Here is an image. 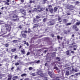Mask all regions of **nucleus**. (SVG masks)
I'll use <instances>...</instances> for the list:
<instances>
[{
  "mask_svg": "<svg viewBox=\"0 0 80 80\" xmlns=\"http://www.w3.org/2000/svg\"><path fill=\"white\" fill-rule=\"evenodd\" d=\"M12 23L10 22L9 23V22H8V24H6L4 27H2L1 29V32L0 33H5V29H6V30H8L9 32L10 31V29H11V27L9 25H11Z\"/></svg>",
  "mask_w": 80,
  "mask_h": 80,
  "instance_id": "f257e3e1",
  "label": "nucleus"
},
{
  "mask_svg": "<svg viewBox=\"0 0 80 80\" xmlns=\"http://www.w3.org/2000/svg\"><path fill=\"white\" fill-rule=\"evenodd\" d=\"M38 10L39 12H42L43 10V8H41L39 6H38Z\"/></svg>",
  "mask_w": 80,
  "mask_h": 80,
  "instance_id": "f03ea898",
  "label": "nucleus"
},
{
  "mask_svg": "<svg viewBox=\"0 0 80 80\" xmlns=\"http://www.w3.org/2000/svg\"><path fill=\"white\" fill-rule=\"evenodd\" d=\"M48 7L50 12H53V9H52V6L49 5L48 6Z\"/></svg>",
  "mask_w": 80,
  "mask_h": 80,
  "instance_id": "7ed1b4c3",
  "label": "nucleus"
},
{
  "mask_svg": "<svg viewBox=\"0 0 80 80\" xmlns=\"http://www.w3.org/2000/svg\"><path fill=\"white\" fill-rule=\"evenodd\" d=\"M74 44H75V43H73L71 45H73V46H71V48H73V47H76V48H77V45H74Z\"/></svg>",
  "mask_w": 80,
  "mask_h": 80,
  "instance_id": "20e7f679",
  "label": "nucleus"
},
{
  "mask_svg": "<svg viewBox=\"0 0 80 80\" xmlns=\"http://www.w3.org/2000/svg\"><path fill=\"white\" fill-rule=\"evenodd\" d=\"M18 76H15L12 78V80H15L18 79Z\"/></svg>",
  "mask_w": 80,
  "mask_h": 80,
  "instance_id": "39448f33",
  "label": "nucleus"
},
{
  "mask_svg": "<svg viewBox=\"0 0 80 80\" xmlns=\"http://www.w3.org/2000/svg\"><path fill=\"white\" fill-rule=\"evenodd\" d=\"M17 15H14L11 17V18H17Z\"/></svg>",
  "mask_w": 80,
  "mask_h": 80,
  "instance_id": "423d86ee",
  "label": "nucleus"
},
{
  "mask_svg": "<svg viewBox=\"0 0 80 80\" xmlns=\"http://www.w3.org/2000/svg\"><path fill=\"white\" fill-rule=\"evenodd\" d=\"M21 53H23V54H25V50L22 49L21 50Z\"/></svg>",
  "mask_w": 80,
  "mask_h": 80,
  "instance_id": "0eeeda50",
  "label": "nucleus"
},
{
  "mask_svg": "<svg viewBox=\"0 0 80 80\" xmlns=\"http://www.w3.org/2000/svg\"><path fill=\"white\" fill-rule=\"evenodd\" d=\"M38 27V24L34 25L33 28H36V27Z\"/></svg>",
  "mask_w": 80,
  "mask_h": 80,
  "instance_id": "6e6552de",
  "label": "nucleus"
},
{
  "mask_svg": "<svg viewBox=\"0 0 80 80\" xmlns=\"http://www.w3.org/2000/svg\"><path fill=\"white\" fill-rule=\"evenodd\" d=\"M38 75H41V74H42V72L41 71H39L37 72Z\"/></svg>",
  "mask_w": 80,
  "mask_h": 80,
  "instance_id": "1a4fd4ad",
  "label": "nucleus"
},
{
  "mask_svg": "<svg viewBox=\"0 0 80 80\" xmlns=\"http://www.w3.org/2000/svg\"><path fill=\"white\" fill-rule=\"evenodd\" d=\"M48 74L51 77V78H52L53 77V75H52V73L50 72H49Z\"/></svg>",
  "mask_w": 80,
  "mask_h": 80,
  "instance_id": "9d476101",
  "label": "nucleus"
},
{
  "mask_svg": "<svg viewBox=\"0 0 80 80\" xmlns=\"http://www.w3.org/2000/svg\"><path fill=\"white\" fill-rule=\"evenodd\" d=\"M57 38H58V39H60L61 40H62V38H63L61 37H60V36H57Z\"/></svg>",
  "mask_w": 80,
  "mask_h": 80,
  "instance_id": "9b49d317",
  "label": "nucleus"
},
{
  "mask_svg": "<svg viewBox=\"0 0 80 80\" xmlns=\"http://www.w3.org/2000/svg\"><path fill=\"white\" fill-rule=\"evenodd\" d=\"M16 48H14V49H12L11 50V51L12 52H15L16 51Z\"/></svg>",
  "mask_w": 80,
  "mask_h": 80,
  "instance_id": "f8f14e48",
  "label": "nucleus"
},
{
  "mask_svg": "<svg viewBox=\"0 0 80 80\" xmlns=\"http://www.w3.org/2000/svg\"><path fill=\"white\" fill-rule=\"evenodd\" d=\"M24 44H26L28 46V43L26 42V41H23Z\"/></svg>",
  "mask_w": 80,
  "mask_h": 80,
  "instance_id": "ddd939ff",
  "label": "nucleus"
},
{
  "mask_svg": "<svg viewBox=\"0 0 80 80\" xmlns=\"http://www.w3.org/2000/svg\"><path fill=\"white\" fill-rule=\"evenodd\" d=\"M26 75H27V74L25 73H24L22 74L21 75V77H24V76H26Z\"/></svg>",
  "mask_w": 80,
  "mask_h": 80,
  "instance_id": "4468645a",
  "label": "nucleus"
},
{
  "mask_svg": "<svg viewBox=\"0 0 80 80\" xmlns=\"http://www.w3.org/2000/svg\"><path fill=\"white\" fill-rule=\"evenodd\" d=\"M57 9H58V8H57V7H56L54 8V12H56V11H57Z\"/></svg>",
  "mask_w": 80,
  "mask_h": 80,
  "instance_id": "2eb2a0df",
  "label": "nucleus"
},
{
  "mask_svg": "<svg viewBox=\"0 0 80 80\" xmlns=\"http://www.w3.org/2000/svg\"><path fill=\"white\" fill-rule=\"evenodd\" d=\"M76 25H80V22H76Z\"/></svg>",
  "mask_w": 80,
  "mask_h": 80,
  "instance_id": "dca6fc26",
  "label": "nucleus"
},
{
  "mask_svg": "<svg viewBox=\"0 0 80 80\" xmlns=\"http://www.w3.org/2000/svg\"><path fill=\"white\" fill-rule=\"evenodd\" d=\"M61 78L60 77H58L56 78L55 79L56 80H59L60 79V78Z\"/></svg>",
  "mask_w": 80,
  "mask_h": 80,
  "instance_id": "f3484780",
  "label": "nucleus"
},
{
  "mask_svg": "<svg viewBox=\"0 0 80 80\" xmlns=\"http://www.w3.org/2000/svg\"><path fill=\"white\" fill-rule=\"evenodd\" d=\"M56 60H58V61H60V58L58 57H57V58H56Z\"/></svg>",
  "mask_w": 80,
  "mask_h": 80,
  "instance_id": "a211bd4d",
  "label": "nucleus"
},
{
  "mask_svg": "<svg viewBox=\"0 0 80 80\" xmlns=\"http://www.w3.org/2000/svg\"><path fill=\"white\" fill-rule=\"evenodd\" d=\"M14 21H18L19 20V19L18 18H16L13 19Z\"/></svg>",
  "mask_w": 80,
  "mask_h": 80,
  "instance_id": "6ab92c4d",
  "label": "nucleus"
},
{
  "mask_svg": "<svg viewBox=\"0 0 80 80\" xmlns=\"http://www.w3.org/2000/svg\"><path fill=\"white\" fill-rule=\"evenodd\" d=\"M58 20L60 22H61V18L59 17H58Z\"/></svg>",
  "mask_w": 80,
  "mask_h": 80,
  "instance_id": "aec40b11",
  "label": "nucleus"
},
{
  "mask_svg": "<svg viewBox=\"0 0 80 80\" xmlns=\"http://www.w3.org/2000/svg\"><path fill=\"white\" fill-rule=\"evenodd\" d=\"M27 33V31H23L21 32V33Z\"/></svg>",
  "mask_w": 80,
  "mask_h": 80,
  "instance_id": "412c9836",
  "label": "nucleus"
},
{
  "mask_svg": "<svg viewBox=\"0 0 80 80\" xmlns=\"http://www.w3.org/2000/svg\"><path fill=\"white\" fill-rule=\"evenodd\" d=\"M22 37H24V38H25V37H26V34H22Z\"/></svg>",
  "mask_w": 80,
  "mask_h": 80,
  "instance_id": "4be33fe9",
  "label": "nucleus"
},
{
  "mask_svg": "<svg viewBox=\"0 0 80 80\" xmlns=\"http://www.w3.org/2000/svg\"><path fill=\"white\" fill-rule=\"evenodd\" d=\"M72 24V23H68L66 24V25L67 26H68V25H70Z\"/></svg>",
  "mask_w": 80,
  "mask_h": 80,
  "instance_id": "5701e85b",
  "label": "nucleus"
},
{
  "mask_svg": "<svg viewBox=\"0 0 80 80\" xmlns=\"http://www.w3.org/2000/svg\"><path fill=\"white\" fill-rule=\"evenodd\" d=\"M13 43H16L17 42V40H14L12 41Z\"/></svg>",
  "mask_w": 80,
  "mask_h": 80,
  "instance_id": "b1692460",
  "label": "nucleus"
},
{
  "mask_svg": "<svg viewBox=\"0 0 80 80\" xmlns=\"http://www.w3.org/2000/svg\"><path fill=\"white\" fill-rule=\"evenodd\" d=\"M63 22H64V23H66V22H67V19H64L63 20Z\"/></svg>",
  "mask_w": 80,
  "mask_h": 80,
  "instance_id": "393cba45",
  "label": "nucleus"
},
{
  "mask_svg": "<svg viewBox=\"0 0 80 80\" xmlns=\"http://www.w3.org/2000/svg\"><path fill=\"white\" fill-rule=\"evenodd\" d=\"M66 75H69V72L68 71H66Z\"/></svg>",
  "mask_w": 80,
  "mask_h": 80,
  "instance_id": "a878e982",
  "label": "nucleus"
},
{
  "mask_svg": "<svg viewBox=\"0 0 80 80\" xmlns=\"http://www.w3.org/2000/svg\"><path fill=\"white\" fill-rule=\"evenodd\" d=\"M64 33H65V34H67V31H66V30H65L64 32Z\"/></svg>",
  "mask_w": 80,
  "mask_h": 80,
  "instance_id": "bb28decb",
  "label": "nucleus"
},
{
  "mask_svg": "<svg viewBox=\"0 0 80 80\" xmlns=\"http://www.w3.org/2000/svg\"><path fill=\"white\" fill-rule=\"evenodd\" d=\"M33 69V68L32 67H30L29 68V70H32Z\"/></svg>",
  "mask_w": 80,
  "mask_h": 80,
  "instance_id": "cd10ccee",
  "label": "nucleus"
},
{
  "mask_svg": "<svg viewBox=\"0 0 80 80\" xmlns=\"http://www.w3.org/2000/svg\"><path fill=\"white\" fill-rule=\"evenodd\" d=\"M12 77V75L11 74H9L8 75V78H10V77Z\"/></svg>",
  "mask_w": 80,
  "mask_h": 80,
  "instance_id": "c85d7f7f",
  "label": "nucleus"
},
{
  "mask_svg": "<svg viewBox=\"0 0 80 80\" xmlns=\"http://www.w3.org/2000/svg\"><path fill=\"white\" fill-rule=\"evenodd\" d=\"M67 55H69V51H67Z\"/></svg>",
  "mask_w": 80,
  "mask_h": 80,
  "instance_id": "c756f323",
  "label": "nucleus"
},
{
  "mask_svg": "<svg viewBox=\"0 0 80 80\" xmlns=\"http://www.w3.org/2000/svg\"><path fill=\"white\" fill-rule=\"evenodd\" d=\"M78 75H80V73L75 74V75H76V76H78Z\"/></svg>",
  "mask_w": 80,
  "mask_h": 80,
  "instance_id": "7c9ffc66",
  "label": "nucleus"
},
{
  "mask_svg": "<svg viewBox=\"0 0 80 80\" xmlns=\"http://www.w3.org/2000/svg\"><path fill=\"white\" fill-rule=\"evenodd\" d=\"M36 21V18H34V19L33 20V22L34 23H35Z\"/></svg>",
  "mask_w": 80,
  "mask_h": 80,
  "instance_id": "2f4dec72",
  "label": "nucleus"
},
{
  "mask_svg": "<svg viewBox=\"0 0 80 80\" xmlns=\"http://www.w3.org/2000/svg\"><path fill=\"white\" fill-rule=\"evenodd\" d=\"M46 20H47V18H44L43 19V22H46Z\"/></svg>",
  "mask_w": 80,
  "mask_h": 80,
  "instance_id": "473e14b6",
  "label": "nucleus"
},
{
  "mask_svg": "<svg viewBox=\"0 0 80 80\" xmlns=\"http://www.w3.org/2000/svg\"><path fill=\"white\" fill-rule=\"evenodd\" d=\"M30 52H28L27 54V56L29 55H30Z\"/></svg>",
  "mask_w": 80,
  "mask_h": 80,
  "instance_id": "72a5a7b5",
  "label": "nucleus"
},
{
  "mask_svg": "<svg viewBox=\"0 0 80 80\" xmlns=\"http://www.w3.org/2000/svg\"><path fill=\"white\" fill-rule=\"evenodd\" d=\"M12 79V77L8 78V80H11Z\"/></svg>",
  "mask_w": 80,
  "mask_h": 80,
  "instance_id": "f704fd0d",
  "label": "nucleus"
},
{
  "mask_svg": "<svg viewBox=\"0 0 80 80\" xmlns=\"http://www.w3.org/2000/svg\"><path fill=\"white\" fill-rule=\"evenodd\" d=\"M17 57H18V56L16 55L14 57V59H16L17 58Z\"/></svg>",
  "mask_w": 80,
  "mask_h": 80,
  "instance_id": "c9c22d12",
  "label": "nucleus"
},
{
  "mask_svg": "<svg viewBox=\"0 0 80 80\" xmlns=\"http://www.w3.org/2000/svg\"><path fill=\"white\" fill-rule=\"evenodd\" d=\"M40 17L39 16H36V18H37V19H38V18H40Z\"/></svg>",
  "mask_w": 80,
  "mask_h": 80,
  "instance_id": "e433bc0d",
  "label": "nucleus"
},
{
  "mask_svg": "<svg viewBox=\"0 0 80 80\" xmlns=\"http://www.w3.org/2000/svg\"><path fill=\"white\" fill-rule=\"evenodd\" d=\"M73 28H77V26L75 25H74L73 26Z\"/></svg>",
  "mask_w": 80,
  "mask_h": 80,
  "instance_id": "4c0bfd02",
  "label": "nucleus"
},
{
  "mask_svg": "<svg viewBox=\"0 0 80 80\" xmlns=\"http://www.w3.org/2000/svg\"><path fill=\"white\" fill-rule=\"evenodd\" d=\"M18 65H19V63L18 62H17L15 64V65H16V66Z\"/></svg>",
  "mask_w": 80,
  "mask_h": 80,
  "instance_id": "58836bf2",
  "label": "nucleus"
},
{
  "mask_svg": "<svg viewBox=\"0 0 80 80\" xmlns=\"http://www.w3.org/2000/svg\"><path fill=\"white\" fill-rule=\"evenodd\" d=\"M3 21H1L0 22V25H2V24H3Z\"/></svg>",
  "mask_w": 80,
  "mask_h": 80,
  "instance_id": "ea45409f",
  "label": "nucleus"
},
{
  "mask_svg": "<svg viewBox=\"0 0 80 80\" xmlns=\"http://www.w3.org/2000/svg\"><path fill=\"white\" fill-rule=\"evenodd\" d=\"M36 63H40V60H38L36 62Z\"/></svg>",
  "mask_w": 80,
  "mask_h": 80,
  "instance_id": "a19ab883",
  "label": "nucleus"
},
{
  "mask_svg": "<svg viewBox=\"0 0 80 80\" xmlns=\"http://www.w3.org/2000/svg\"><path fill=\"white\" fill-rule=\"evenodd\" d=\"M8 44L7 43L6 44L5 47H8Z\"/></svg>",
  "mask_w": 80,
  "mask_h": 80,
  "instance_id": "79ce46f5",
  "label": "nucleus"
},
{
  "mask_svg": "<svg viewBox=\"0 0 80 80\" xmlns=\"http://www.w3.org/2000/svg\"><path fill=\"white\" fill-rule=\"evenodd\" d=\"M5 4H7V5H9V3L8 2H6L5 3Z\"/></svg>",
  "mask_w": 80,
  "mask_h": 80,
  "instance_id": "37998d69",
  "label": "nucleus"
},
{
  "mask_svg": "<svg viewBox=\"0 0 80 80\" xmlns=\"http://www.w3.org/2000/svg\"><path fill=\"white\" fill-rule=\"evenodd\" d=\"M32 76H34L35 75V74L34 73H33L32 74Z\"/></svg>",
  "mask_w": 80,
  "mask_h": 80,
  "instance_id": "c03bdc74",
  "label": "nucleus"
},
{
  "mask_svg": "<svg viewBox=\"0 0 80 80\" xmlns=\"http://www.w3.org/2000/svg\"><path fill=\"white\" fill-rule=\"evenodd\" d=\"M22 14H23L24 15H26V12H24V13L22 12Z\"/></svg>",
  "mask_w": 80,
  "mask_h": 80,
  "instance_id": "a18cd8bd",
  "label": "nucleus"
},
{
  "mask_svg": "<svg viewBox=\"0 0 80 80\" xmlns=\"http://www.w3.org/2000/svg\"><path fill=\"white\" fill-rule=\"evenodd\" d=\"M22 26L20 25L19 27V28H20V29H22Z\"/></svg>",
  "mask_w": 80,
  "mask_h": 80,
  "instance_id": "49530a36",
  "label": "nucleus"
},
{
  "mask_svg": "<svg viewBox=\"0 0 80 80\" xmlns=\"http://www.w3.org/2000/svg\"><path fill=\"white\" fill-rule=\"evenodd\" d=\"M54 25V23H53L50 24V25Z\"/></svg>",
  "mask_w": 80,
  "mask_h": 80,
  "instance_id": "de8ad7c7",
  "label": "nucleus"
},
{
  "mask_svg": "<svg viewBox=\"0 0 80 80\" xmlns=\"http://www.w3.org/2000/svg\"><path fill=\"white\" fill-rule=\"evenodd\" d=\"M71 53H75V52L73 51H71Z\"/></svg>",
  "mask_w": 80,
  "mask_h": 80,
  "instance_id": "09e8293b",
  "label": "nucleus"
},
{
  "mask_svg": "<svg viewBox=\"0 0 80 80\" xmlns=\"http://www.w3.org/2000/svg\"><path fill=\"white\" fill-rule=\"evenodd\" d=\"M75 30L77 31H78V28H76Z\"/></svg>",
  "mask_w": 80,
  "mask_h": 80,
  "instance_id": "8fccbe9b",
  "label": "nucleus"
},
{
  "mask_svg": "<svg viewBox=\"0 0 80 80\" xmlns=\"http://www.w3.org/2000/svg\"><path fill=\"white\" fill-rule=\"evenodd\" d=\"M45 80H48V79L47 78V77L45 78Z\"/></svg>",
  "mask_w": 80,
  "mask_h": 80,
  "instance_id": "3c124183",
  "label": "nucleus"
},
{
  "mask_svg": "<svg viewBox=\"0 0 80 80\" xmlns=\"http://www.w3.org/2000/svg\"><path fill=\"white\" fill-rule=\"evenodd\" d=\"M28 33H30V29H28Z\"/></svg>",
  "mask_w": 80,
  "mask_h": 80,
  "instance_id": "603ef678",
  "label": "nucleus"
},
{
  "mask_svg": "<svg viewBox=\"0 0 80 80\" xmlns=\"http://www.w3.org/2000/svg\"><path fill=\"white\" fill-rule=\"evenodd\" d=\"M22 47V45H20L19 46V48H21Z\"/></svg>",
  "mask_w": 80,
  "mask_h": 80,
  "instance_id": "864d4df0",
  "label": "nucleus"
},
{
  "mask_svg": "<svg viewBox=\"0 0 80 80\" xmlns=\"http://www.w3.org/2000/svg\"><path fill=\"white\" fill-rule=\"evenodd\" d=\"M34 9L35 10V11H37V8H35Z\"/></svg>",
  "mask_w": 80,
  "mask_h": 80,
  "instance_id": "5fc2aeb1",
  "label": "nucleus"
},
{
  "mask_svg": "<svg viewBox=\"0 0 80 80\" xmlns=\"http://www.w3.org/2000/svg\"><path fill=\"white\" fill-rule=\"evenodd\" d=\"M33 2V1H30V3H32Z\"/></svg>",
  "mask_w": 80,
  "mask_h": 80,
  "instance_id": "6e6d98bb",
  "label": "nucleus"
},
{
  "mask_svg": "<svg viewBox=\"0 0 80 80\" xmlns=\"http://www.w3.org/2000/svg\"><path fill=\"white\" fill-rule=\"evenodd\" d=\"M21 2H24V0H21Z\"/></svg>",
  "mask_w": 80,
  "mask_h": 80,
  "instance_id": "4d7b16f0",
  "label": "nucleus"
},
{
  "mask_svg": "<svg viewBox=\"0 0 80 80\" xmlns=\"http://www.w3.org/2000/svg\"><path fill=\"white\" fill-rule=\"evenodd\" d=\"M67 15H70V13H67Z\"/></svg>",
  "mask_w": 80,
  "mask_h": 80,
  "instance_id": "13d9d810",
  "label": "nucleus"
},
{
  "mask_svg": "<svg viewBox=\"0 0 80 80\" xmlns=\"http://www.w3.org/2000/svg\"><path fill=\"white\" fill-rule=\"evenodd\" d=\"M17 70H20V68H17Z\"/></svg>",
  "mask_w": 80,
  "mask_h": 80,
  "instance_id": "bf43d9fd",
  "label": "nucleus"
},
{
  "mask_svg": "<svg viewBox=\"0 0 80 80\" xmlns=\"http://www.w3.org/2000/svg\"><path fill=\"white\" fill-rule=\"evenodd\" d=\"M72 70L73 72H74V71H75V70H74V68H72Z\"/></svg>",
  "mask_w": 80,
  "mask_h": 80,
  "instance_id": "052dcab7",
  "label": "nucleus"
},
{
  "mask_svg": "<svg viewBox=\"0 0 80 80\" xmlns=\"http://www.w3.org/2000/svg\"><path fill=\"white\" fill-rule=\"evenodd\" d=\"M28 13H31V11L29 10V11L28 12Z\"/></svg>",
  "mask_w": 80,
  "mask_h": 80,
  "instance_id": "680f3d73",
  "label": "nucleus"
},
{
  "mask_svg": "<svg viewBox=\"0 0 80 80\" xmlns=\"http://www.w3.org/2000/svg\"><path fill=\"white\" fill-rule=\"evenodd\" d=\"M2 40H3V39H2V38H0V41H1V42H2Z\"/></svg>",
  "mask_w": 80,
  "mask_h": 80,
  "instance_id": "e2e57ef3",
  "label": "nucleus"
},
{
  "mask_svg": "<svg viewBox=\"0 0 80 80\" xmlns=\"http://www.w3.org/2000/svg\"><path fill=\"white\" fill-rule=\"evenodd\" d=\"M51 35H52V37H53V36H54L53 34H52Z\"/></svg>",
  "mask_w": 80,
  "mask_h": 80,
  "instance_id": "0e129e2a",
  "label": "nucleus"
},
{
  "mask_svg": "<svg viewBox=\"0 0 80 80\" xmlns=\"http://www.w3.org/2000/svg\"><path fill=\"white\" fill-rule=\"evenodd\" d=\"M23 12H25V10H22V11L21 12L22 13Z\"/></svg>",
  "mask_w": 80,
  "mask_h": 80,
  "instance_id": "69168bd1",
  "label": "nucleus"
},
{
  "mask_svg": "<svg viewBox=\"0 0 80 80\" xmlns=\"http://www.w3.org/2000/svg\"><path fill=\"white\" fill-rule=\"evenodd\" d=\"M13 68H14L13 67H12V68H11V70H13Z\"/></svg>",
  "mask_w": 80,
  "mask_h": 80,
  "instance_id": "338daca9",
  "label": "nucleus"
},
{
  "mask_svg": "<svg viewBox=\"0 0 80 80\" xmlns=\"http://www.w3.org/2000/svg\"><path fill=\"white\" fill-rule=\"evenodd\" d=\"M7 2H10V1H9V0H7Z\"/></svg>",
  "mask_w": 80,
  "mask_h": 80,
  "instance_id": "774afa93",
  "label": "nucleus"
}]
</instances>
